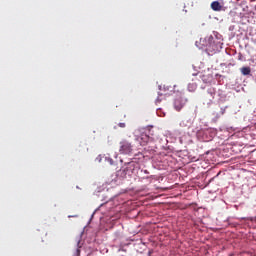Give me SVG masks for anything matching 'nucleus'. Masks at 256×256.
<instances>
[{
    "label": "nucleus",
    "instance_id": "obj_6",
    "mask_svg": "<svg viewBox=\"0 0 256 256\" xmlns=\"http://www.w3.org/2000/svg\"><path fill=\"white\" fill-rule=\"evenodd\" d=\"M188 91L190 93H195V91H197V83H195V82L189 83L188 84Z\"/></svg>",
    "mask_w": 256,
    "mask_h": 256
},
{
    "label": "nucleus",
    "instance_id": "obj_8",
    "mask_svg": "<svg viewBox=\"0 0 256 256\" xmlns=\"http://www.w3.org/2000/svg\"><path fill=\"white\" fill-rule=\"evenodd\" d=\"M163 96H165V94H159V96L156 99V103H161V101H163Z\"/></svg>",
    "mask_w": 256,
    "mask_h": 256
},
{
    "label": "nucleus",
    "instance_id": "obj_7",
    "mask_svg": "<svg viewBox=\"0 0 256 256\" xmlns=\"http://www.w3.org/2000/svg\"><path fill=\"white\" fill-rule=\"evenodd\" d=\"M242 75H251V68L250 67H242L240 69Z\"/></svg>",
    "mask_w": 256,
    "mask_h": 256
},
{
    "label": "nucleus",
    "instance_id": "obj_1",
    "mask_svg": "<svg viewBox=\"0 0 256 256\" xmlns=\"http://www.w3.org/2000/svg\"><path fill=\"white\" fill-rule=\"evenodd\" d=\"M119 152L121 155H131L133 153V144L127 140H122L120 142Z\"/></svg>",
    "mask_w": 256,
    "mask_h": 256
},
{
    "label": "nucleus",
    "instance_id": "obj_2",
    "mask_svg": "<svg viewBox=\"0 0 256 256\" xmlns=\"http://www.w3.org/2000/svg\"><path fill=\"white\" fill-rule=\"evenodd\" d=\"M164 95H173V93H181V90L177 88V85L171 86V85H164Z\"/></svg>",
    "mask_w": 256,
    "mask_h": 256
},
{
    "label": "nucleus",
    "instance_id": "obj_5",
    "mask_svg": "<svg viewBox=\"0 0 256 256\" xmlns=\"http://www.w3.org/2000/svg\"><path fill=\"white\" fill-rule=\"evenodd\" d=\"M211 9L213 11H221L223 9V6H221V3H219V1H214L211 3Z\"/></svg>",
    "mask_w": 256,
    "mask_h": 256
},
{
    "label": "nucleus",
    "instance_id": "obj_3",
    "mask_svg": "<svg viewBox=\"0 0 256 256\" xmlns=\"http://www.w3.org/2000/svg\"><path fill=\"white\" fill-rule=\"evenodd\" d=\"M185 103H187V100L182 97L176 98L174 100V109H176V111H181V109L185 107Z\"/></svg>",
    "mask_w": 256,
    "mask_h": 256
},
{
    "label": "nucleus",
    "instance_id": "obj_10",
    "mask_svg": "<svg viewBox=\"0 0 256 256\" xmlns=\"http://www.w3.org/2000/svg\"><path fill=\"white\" fill-rule=\"evenodd\" d=\"M124 171H127V168H126V169H124Z\"/></svg>",
    "mask_w": 256,
    "mask_h": 256
},
{
    "label": "nucleus",
    "instance_id": "obj_9",
    "mask_svg": "<svg viewBox=\"0 0 256 256\" xmlns=\"http://www.w3.org/2000/svg\"><path fill=\"white\" fill-rule=\"evenodd\" d=\"M118 127H121V129H125L126 124L121 122V123L118 124Z\"/></svg>",
    "mask_w": 256,
    "mask_h": 256
},
{
    "label": "nucleus",
    "instance_id": "obj_4",
    "mask_svg": "<svg viewBox=\"0 0 256 256\" xmlns=\"http://www.w3.org/2000/svg\"><path fill=\"white\" fill-rule=\"evenodd\" d=\"M152 129H153V127L149 128V134H148V135H142V136H141V140H142L143 142H140V144H141L142 146L147 145L149 139H151V137H149V135L153 136V133L151 132Z\"/></svg>",
    "mask_w": 256,
    "mask_h": 256
}]
</instances>
